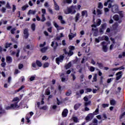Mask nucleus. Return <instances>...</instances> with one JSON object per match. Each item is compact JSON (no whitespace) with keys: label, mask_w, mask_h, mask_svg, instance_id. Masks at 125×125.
<instances>
[{"label":"nucleus","mask_w":125,"mask_h":125,"mask_svg":"<svg viewBox=\"0 0 125 125\" xmlns=\"http://www.w3.org/2000/svg\"><path fill=\"white\" fill-rule=\"evenodd\" d=\"M108 7V8H111L112 13H118L119 12V5L117 4L112 5V3H109Z\"/></svg>","instance_id":"nucleus-1"},{"label":"nucleus","mask_w":125,"mask_h":125,"mask_svg":"<svg viewBox=\"0 0 125 125\" xmlns=\"http://www.w3.org/2000/svg\"><path fill=\"white\" fill-rule=\"evenodd\" d=\"M76 6H74L73 5H72L70 6V7H67L66 9L64 10V13L65 14H75L77 11L74 10L73 11L72 9L75 8Z\"/></svg>","instance_id":"nucleus-2"},{"label":"nucleus","mask_w":125,"mask_h":125,"mask_svg":"<svg viewBox=\"0 0 125 125\" xmlns=\"http://www.w3.org/2000/svg\"><path fill=\"white\" fill-rule=\"evenodd\" d=\"M63 60H64V56H60L56 59V62L58 65H59L60 63L63 62Z\"/></svg>","instance_id":"nucleus-3"},{"label":"nucleus","mask_w":125,"mask_h":125,"mask_svg":"<svg viewBox=\"0 0 125 125\" xmlns=\"http://www.w3.org/2000/svg\"><path fill=\"white\" fill-rule=\"evenodd\" d=\"M102 45L103 46L102 49L104 52H107L108 50V48H107V43L105 42H102Z\"/></svg>","instance_id":"nucleus-4"},{"label":"nucleus","mask_w":125,"mask_h":125,"mask_svg":"<svg viewBox=\"0 0 125 125\" xmlns=\"http://www.w3.org/2000/svg\"><path fill=\"white\" fill-rule=\"evenodd\" d=\"M106 24H102L100 28L99 32L101 35L104 33V30L106 29Z\"/></svg>","instance_id":"nucleus-5"},{"label":"nucleus","mask_w":125,"mask_h":125,"mask_svg":"<svg viewBox=\"0 0 125 125\" xmlns=\"http://www.w3.org/2000/svg\"><path fill=\"white\" fill-rule=\"evenodd\" d=\"M69 51L68 52V55H69V56H72V55L74 54V52H73V51L72 50H74V49H75V47L73 46H70L69 47Z\"/></svg>","instance_id":"nucleus-6"},{"label":"nucleus","mask_w":125,"mask_h":125,"mask_svg":"<svg viewBox=\"0 0 125 125\" xmlns=\"http://www.w3.org/2000/svg\"><path fill=\"white\" fill-rule=\"evenodd\" d=\"M24 37L25 39H28L29 37V30L28 29L25 28L23 31Z\"/></svg>","instance_id":"nucleus-7"},{"label":"nucleus","mask_w":125,"mask_h":125,"mask_svg":"<svg viewBox=\"0 0 125 125\" xmlns=\"http://www.w3.org/2000/svg\"><path fill=\"white\" fill-rule=\"evenodd\" d=\"M123 72L122 71H119L117 73H116V81H119V80H120V79H122V77L123 75H122V73Z\"/></svg>","instance_id":"nucleus-8"},{"label":"nucleus","mask_w":125,"mask_h":125,"mask_svg":"<svg viewBox=\"0 0 125 125\" xmlns=\"http://www.w3.org/2000/svg\"><path fill=\"white\" fill-rule=\"evenodd\" d=\"M94 114L93 113L89 114L86 117V121H90L92 119H93Z\"/></svg>","instance_id":"nucleus-9"},{"label":"nucleus","mask_w":125,"mask_h":125,"mask_svg":"<svg viewBox=\"0 0 125 125\" xmlns=\"http://www.w3.org/2000/svg\"><path fill=\"white\" fill-rule=\"evenodd\" d=\"M51 46L54 48V49H56L57 48V46H58V43L56 42V41H54L52 42V43L51 44Z\"/></svg>","instance_id":"nucleus-10"},{"label":"nucleus","mask_w":125,"mask_h":125,"mask_svg":"<svg viewBox=\"0 0 125 125\" xmlns=\"http://www.w3.org/2000/svg\"><path fill=\"white\" fill-rule=\"evenodd\" d=\"M68 115V109H64L62 112V116L63 118H66Z\"/></svg>","instance_id":"nucleus-11"},{"label":"nucleus","mask_w":125,"mask_h":125,"mask_svg":"<svg viewBox=\"0 0 125 125\" xmlns=\"http://www.w3.org/2000/svg\"><path fill=\"white\" fill-rule=\"evenodd\" d=\"M53 24L54 27H55V28L57 29V30H62V29H64V28L63 27H59V25L55 21H53Z\"/></svg>","instance_id":"nucleus-12"},{"label":"nucleus","mask_w":125,"mask_h":125,"mask_svg":"<svg viewBox=\"0 0 125 125\" xmlns=\"http://www.w3.org/2000/svg\"><path fill=\"white\" fill-rule=\"evenodd\" d=\"M81 17L83 19V17H84V16H86V17H87V11L86 10H83L81 12Z\"/></svg>","instance_id":"nucleus-13"},{"label":"nucleus","mask_w":125,"mask_h":125,"mask_svg":"<svg viewBox=\"0 0 125 125\" xmlns=\"http://www.w3.org/2000/svg\"><path fill=\"white\" fill-rule=\"evenodd\" d=\"M91 27H92V31H93V32L98 31V28H96L97 27V25H96V24H92L91 25Z\"/></svg>","instance_id":"nucleus-14"},{"label":"nucleus","mask_w":125,"mask_h":125,"mask_svg":"<svg viewBox=\"0 0 125 125\" xmlns=\"http://www.w3.org/2000/svg\"><path fill=\"white\" fill-rule=\"evenodd\" d=\"M76 35V33L73 34L71 32L70 30V34L68 35L69 40H72L73 38H75Z\"/></svg>","instance_id":"nucleus-15"},{"label":"nucleus","mask_w":125,"mask_h":125,"mask_svg":"<svg viewBox=\"0 0 125 125\" xmlns=\"http://www.w3.org/2000/svg\"><path fill=\"white\" fill-rule=\"evenodd\" d=\"M7 63H11L12 62V58L10 56H7L6 58Z\"/></svg>","instance_id":"nucleus-16"},{"label":"nucleus","mask_w":125,"mask_h":125,"mask_svg":"<svg viewBox=\"0 0 125 125\" xmlns=\"http://www.w3.org/2000/svg\"><path fill=\"white\" fill-rule=\"evenodd\" d=\"M36 12H37V11L36 10H29L27 14L28 15H30L31 14H32L33 15H35V14H36Z\"/></svg>","instance_id":"nucleus-17"},{"label":"nucleus","mask_w":125,"mask_h":125,"mask_svg":"<svg viewBox=\"0 0 125 125\" xmlns=\"http://www.w3.org/2000/svg\"><path fill=\"white\" fill-rule=\"evenodd\" d=\"M113 2H114V0H107V1L104 3V6H107L108 4H109V3H113Z\"/></svg>","instance_id":"nucleus-18"},{"label":"nucleus","mask_w":125,"mask_h":125,"mask_svg":"<svg viewBox=\"0 0 125 125\" xmlns=\"http://www.w3.org/2000/svg\"><path fill=\"white\" fill-rule=\"evenodd\" d=\"M11 107H12V109H14L15 108H18L19 106H18V104H17V103H15L14 104H11Z\"/></svg>","instance_id":"nucleus-19"},{"label":"nucleus","mask_w":125,"mask_h":125,"mask_svg":"<svg viewBox=\"0 0 125 125\" xmlns=\"http://www.w3.org/2000/svg\"><path fill=\"white\" fill-rule=\"evenodd\" d=\"M81 16V14H80L79 13H78L75 16V21L76 22H78V21H79V19H80V17Z\"/></svg>","instance_id":"nucleus-20"},{"label":"nucleus","mask_w":125,"mask_h":125,"mask_svg":"<svg viewBox=\"0 0 125 125\" xmlns=\"http://www.w3.org/2000/svg\"><path fill=\"white\" fill-rule=\"evenodd\" d=\"M101 22H102V21H101V20L100 19H98L96 21V26H100V25H101Z\"/></svg>","instance_id":"nucleus-21"},{"label":"nucleus","mask_w":125,"mask_h":125,"mask_svg":"<svg viewBox=\"0 0 125 125\" xmlns=\"http://www.w3.org/2000/svg\"><path fill=\"white\" fill-rule=\"evenodd\" d=\"M82 105V104H75L74 106V109H75V110H78V109H79V108H80V106Z\"/></svg>","instance_id":"nucleus-22"},{"label":"nucleus","mask_w":125,"mask_h":125,"mask_svg":"<svg viewBox=\"0 0 125 125\" xmlns=\"http://www.w3.org/2000/svg\"><path fill=\"white\" fill-rule=\"evenodd\" d=\"M102 39V41H106V42H107V41L109 40V38L107 37V36H104L102 37H101Z\"/></svg>","instance_id":"nucleus-23"},{"label":"nucleus","mask_w":125,"mask_h":125,"mask_svg":"<svg viewBox=\"0 0 125 125\" xmlns=\"http://www.w3.org/2000/svg\"><path fill=\"white\" fill-rule=\"evenodd\" d=\"M90 104H91V101H89L88 102H85L84 103V107H87V106H88L89 105H90Z\"/></svg>","instance_id":"nucleus-24"},{"label":"nucleus","mask_w":125,"mask_h":125,"mask_svg":"<svg viewBox=\"0 0 125 125\" xmlns=\"http://www.w3.org/2000/svg\"><path fill=\"white\" fill-rule=\"evenodd\" d=\"M64 3H68V4H70L71 2H73V0H63Z\"/></svg>","instance_id":"nucleus-25"},{"label":"nucleus","mask_w":125,"mask_h":125,"mask_svg":"<svg viewBox=\"0 0 125 125\" xmlns=\"http://www.w3.org/2000/svg\"><path fill=\"white\" fill-rule=\"evenodd\" d=\"M71 66H72V63L71 62H69L65 66V69L67 70L69 69V68H71Z\"/></svg>","instance_id":"nucleus-26"},{"label":"nucleus","mask_w":125,"mask_h":125,"mask_svg":"<svg viewBox=\"0 0 125 125\" xmlns=\"http://www.w3.org/2000/svg\"><path fill=\"white\" fill-rule=\"evenodd\" d=\"M54 5H55V10H59V9H60L59 6H58V5H57V3L56 2H54Z\"/></svg>","instance_id":"nucleus-27"},{"label":"nucleus","mask_w":125,"mask_h":125,"mask_svg":"<svg viewBox=\"0 0 125 125\" xmlns=\"http://www.w3.org/2000/svg\"><path fill=\"white\" fill-rule=\"evenodd\" d=\"M28 7H29V5L25 4V5H24L22 7V10L23 11H24V10H26V9H27V8H28Z\"/></svg>","instance_id":"nucleus-28"},{"label":"nucleus","mask_w":125,"mask_h":125,"mask_svg":"<svg viewBox=\"0 0 125 125\" xmlns=\"http://www.w3.org/2000/svg\"><path fill=\"white\" fill-rule=\"evenodd\" d=\"M113 19L115 20V21H119V15H115L113 16Z\"/></svg>","instance_id":"nucleus-29"},{"label":"nucleus","mask_w":125,"mask_h":125,"mask_svg":"<svg viewBox=\"0 0 125 125\" xmlns=\"http://www.w3.org/2000/svg\"><path fill=\"white\" fill-rule=\"evenodd\" d=\"M110 105H112V106H114L116 105V101L114 100H111L110 101Z\"/></svg>","instance_id":"nucleus-30"},{"label":"nucleus","mask_w":125,"mask_h":125,"mask_svg":"<svg viewBox=\"0 0 125 125\" xmlns=\"http://www.w3.org/2000/svg\"><path fill=\"white\" fill-rule=\"evenodd\" d=\"M31 28L33 32L35 31L36 30V24L35 23H33L31 25Z\"/></svg>","instance_id":"nucleus-31"},{"label":"nucleus","mask_w":125,"mask_h":125,"mask_svg":"<svg viewBox=\"0 0 125 125\" xmlns=\"http://www.w3.org/2000/svg\"><path fill=\"white\" fill-rule=\"evenodd\" d=\"M36 63L38 67H42V62H40V61H37Z\"/></svg>","instance_id":"nucleus-32"},{"label":"nucleus","mask_w":125,"mask_h":125,"mask_svg":"<svg viewBox=\"0 0 125 125\" xmlns=\"http://www.w3.org/2000/svg\"><path fill=\"white\" fill-rule=\"evenodd\" d=\"M10 45H12V43H6L5 45V48H8L10 46Z\"/></svg>","instance_id":"nucleus-33"},{"label":"nucleus","mask_w":125,"mask_h":125,"mask_svg":"<svg viewBox=\"0 0 125 125\" xmlns=\"http://www.w3.org/2000/svg\"><path fill=\"white\" fill-rule=\"evenodd\" d=\"M97 15H101V14H102V10L97 9Z\"/></svg>","instance_id":"nucleus-34"},{"label":"nucleus","mask_w":125,"mask_h":125,"mask_svg":"<svg viewBox=\"0 0 125 125\" xmlns=\"http://www.w3.org/2000/svg\"><path fill=\"white\" fill-rule=\"evenodd\" d=\"M42 19L41 20L42 22H44V21L46 20V19H45V17H44V15L42 14Z\"/></svg>","instance_id":"nucleus-35"},{"label":"nucleus","mask_w":125,"mask_h":125,"mask_svg":"<svg viewBox=\"0 0 125 125\" xmlns=\"http://www.w3.org/2000/svg\"><path fill=\"white\" fill-rule=\"evenodd\" d=\"M13 101H14V102L18 101L17 102H16V103L18 104V102H19L20 101V100L19 99V98L16 97V98H14V99L13 100Z\"/></svg>","instance_id":"nucleus-36"},{"label":"nucleus","mask_w":125,"mask_h":125,"mask_svg":"<svg viewBox=\"0 0 125 125\" xmlns=\"http://www.w3.org/2000/svg\"><path fill=\"white\" fill-rule=\"evenodd\" d=\"M98 8H100V9H102V8H103V4L102 3L100 2L98 4Z\"/></svg>","instance_id":"nucleus-37"},{"label":"nucleus","mask_w":125,"mask_h":125,"mask_svg":"<svg viewBox=\"0 0 125 125\" xmlns=\"http://www.w3.org/2000/svg\"><path fill=\"white\" fill-rule=\"evenodd\" d=\"M97 64L98 67H99V68H100V69H102V68H103V64H102V63L97 62Z\"/></svg>","instance_id":"nucleus-38"},{"label":"nucleus","mask_w":125,"mask_h":125,"mask_svg":"<svg viewBox=\"0 0 125 125\" xmlns=\"http://www.w3.org/2000/svg\"><path fill=\"white\" fill-rule=\"evenodd\" d=\"M48 66H49V63L48 62H45L44 63L43 67V68H47Z\"/></svg>","instance_id":"nucleus-39"},{"label":"nucleus","mask_w":125,"mask_h":125,"mask_svg":"<svg viewBox=\"0 0 125 125\" xmlns=\"http://www.w3.org/2000/svg\"><path fill=\"white\" fill-rule=\"evenodd\" d=\"M19 69H20V70H21V69H23V67H24V65H23V64H22V63H20L19 64Z\"/></svg>","instance_id":"nucleus-40"},{"label":"nucleus","mask_w":125,"mask_h":125,"mask_svg":"<svg viewBox=\"0 0 125 125\" xmlns=\"http://www.w3.org/2000/svg\"><path fill=\"white\" fill-rule=\"evenodd\" d=\"M35 79H36V75H34L33 76H31L30 78V81L31 82H33V81H34L35 80Z\"/></svg>","instance_id":"nucleus-41"},{"label":"nucleus","mask_w":125,"mask_h":125,"mask_svg":"<svg viewBox=\"0 0 125 125\" xmlns=\"http://www.w3.org/2000/svg\"><path fill=\"white\" fill-rule=\"evenodd\" d=\"M42 52H44L45 51H46L47 50V47H44L43 48L41 49Z\"/></svg>","instance_id":"nucleus-42"},{"label":"nucleus","mask_w":125,"mask_h":125,"mask_svg":"<svg viewBox=\"0 0 125 125\" xmlns=\"http://www.w3.org/2000/svg\"><path fill=\"white\" fill-rule=\"evenodd\" d=\"M99 112V108H98L96 109V110L93 112L94 115H97L98 114V112Z\"/></svg>","instance_id":"nucleus-43"},{"label":"nucleus","mask_w":125,"mask_h":125,"mask_svg":"<svg viewBox=\"0 0 125 125\" xmlns=\"http://www.w3.org/2000/svg\"><path fill=\"white\" fill-rule=\"evenodd\" d=\"M91 91H92V89L91 88H88L86 89L85 93H87V92H91Z\"/></svg>","instance_id":"nucleus-44"},{"label":"nucleus","mask_w":125,"mask_h":125,"mask_svg":"<svg viewBox=\"0 0 125 125\" xmlns=\"http://www.w3.org/2000/svg\"><path fill=\"white\" fill-rule=\"evenodd\" d=\"M4 4H5V1H0V7L2 6V5H4Z\"/></svg>","instance_id":"nucleus-45"},{"label":"nucleus","mask_w":125,"mask_h":125,"mask_svg":"<svg viewBox=\"0 0 125 125\" xmlns=\"http://www.w3.org/2000/svg\"><path fill=\"white\" fill-rule=\"evenodd\" d=\"M118 13H119V14L120 15V16L122 18L124 17V14L123 13V11H119Z\"/></svg>","instance_id":"nucleus-46"},{"label":"nucleus","mask_w":125,"mask_h":125,"mask_svg":"<svg viewBox=\"0 0 125 125\" xmlns=\"http://www.w3.org/2000/svg\"><path fill=\"white\" fill-rule=\"evenodd\" d=\"M72 94V91H68L66 93V95L67 96H70Z\"/></svg>","instance_id":"nucleus-47"},{"label":"nucleus","mask_w":125,"mask_h":125,"mask_svg":"<svg viewBox=\"0 0 125 125\" xmlns=\"http://www.w3.org/2000/svg\"><path fill=\"white\" fill-rule=\"evenodd\" d=\"M73 120L74 123H78V118L77 117H73Z\"/></svg>","instance_id":"nucleus-48"},{"label":"nucleus","mask_w":125,"mask_h":125,"mask_svg":"<svg viewBox=\"0 0 125 125\" xmlns=\"http://www.w3.org/2000/svg\"><path fill=\"white\" fill-rule=\"evenodd\" d=\"M93 125H97V124H98V121L97 120V119H95L93 121Z\"/></svg>","instance_id":"nucleus-49"},{"label":"nucleus","mask_w":125,"mask_h":125,"mask_svg":"<svg viewBox=\"0 0 125 125\" xmlns=\"http://www.w3.org/2000/svg\"><path fill=\"white\" fill-rule=\"evenodd\" d=\"M99 40H100L101 41H102V39H101V37H99L98 39L96 38V39H95V42H98H98H100Z\"/></svg>","instance_id":"nucleus-50"},{"label":"nucleus","mask_w":125,"mask_h":125,"mask_svg":"<svg viewBox=\"0 0 125 125\" xmlns=\"http://www.w3.org/2000/svg\"><path fill=\"white\" fill-rule=\"evenodd\" d=\"M95 70V68H94V67H93V66H91V67H90V71L91 72H94Z\"/></svg>","instance_id":"nucleus-51"},{"label":"nucleus","mask_w":125,"mask_h":125,"mask_svg":"<svg viewBox=\"0 0 125 125\" xmlns=\"http://www.w3.org/2000/svg\"><path fill=\"white\" fill-rule=\"evenodd\" d=\"M119 70V68H112L110 69V71L111 72H114V71H118Z\"/></svg>","instance_id":"nucleus-52"},{"label":"nucleus","mask_w":125,"mask_h":125,"mask_svg":"<svg viewBox=\"0 0 125 125\" xmlns=\"http://www.w3.org/2000/svg\"><path fill=\"white\" fill-rule=\"evenodd\" d=\"M83 100L85 102H88V98L87 97V96H86L85 97H84L83 98Z\"/></svg>","instance_id":"nucleus-53"},{"label":"nucleus","mask_w":125,"mask_h":125,"mask_svg":"<svg viewBox=\"0 0 125 125\" xmlns=\"http://www.w3.org/2000/svg\"><path fill=\"white\" fill-rule=\"evenodd\" d=\"M45 93L46 95H49L50 94V90L48 89L46 90Z\"/></svg>","instance_id":"nucleus-54"},{"label":"nucleus","mask_w":125,"mask_h":125,"mask_svg":"<svg viewBox=\"0 0 125 125\" xmlns=\"http://www.w3.org/2000/svg\"><path fill=\"white\" fill-rule=\"evenodd\" d=\"M6 10V9L4 7H2V8L1 9V12H2V13H4Z\"/></svg>","instance_id":"nucleus-55"},{"label":"nucleus","mask_w":125,"mask_h":125,"mask_svg":"<svg viewBox=\"0 0 125 125\" xmlns=\"http://www.w3.org/2000/svg\"><path fill=\"white\" fill-rule=\"evenodd\" d=\"M10 53L11 55H14L16 54V52H15L14 51L11 50L10 51Z\"/></svg>","instance_id":"nucleus-56"},{"label":"nucleus","mask_w":125,"mask_h":125,"mask_svg":"<svg viewBox=\"0 0 125 125\" xmlns=\"http://www.w3.org/2000/svg\"><path fill=\"white\" fill-rule=\"evenodd\" d=\"M6 8H8L9 9H10L11 8V7H10V5H9V3L7 2L6 5Z\"/></svg>","instance_id":"nucleus-57"},{"label":"nucleus","mask_w":125,"mask_h":125,"mask_svg":"<svg viewBox=\"0 0 125 125\" xmlns=\"http://www.w3.org/2000/svg\"><path fill=\"white\" fill-rule=\"evenodd\" d=\"M48 11L51 13V14H53V11L50 8H48Z\"/></svg>","instance_id":"nucleus-58"},{"label":"nucleus","mask_w":125,"mask_h":125,"mask_svg":"<svg viewBox=\"0 0 125 125\" xmlns=\"http://www.w3.org/2000/svg\"><path fill=\"white\" fill-rule=\"evenodd\" d=\"M93 36L94 37H97L98 36V31H95L93 33Z\"/></svg>","instance_id":"nucleus-59"},{"label":"nucleus","mask_w":125,"mask_h":125,"mask_svg":"<svg viewBox=\"0 0 125 125\" xmlns=\"http://www.w3.org/2000/svg\"><path fill=\"white\" fill-rule=\"evenodd\" d=\"M41 110H46V109H47V106H44L40 108Z\"/></svg>","instance_id":"nucleus-60"},{"label":"nucleus","mask_w":125,"mask_h":125,"mask_svg":"<svg viewBox=\"0 0 125 125\" xmlns=\"http://www.w3.org/2000/svg\"><path fill=\"white\" fill-rule=\"evenodd\" d=\"M15 31H16V28H14L13 29H12V30H11V34H14V32H15Z\"/></svg>","instance_id":"nucleus-61"},{"label":"nucleus","mask_w":125,"mask_h":125,"mask_svg":"<svg viewBox=\"0 0 125 125\" xmlns=\"http://www.w3.org/2000/svg\"><path fill=\"white\" fill-rule=\"evenodd\" d=\"M42 14H44V15H45V13H46V11L45 10V9H42Z\"/></svg>","instance_id":"nucleus-62"},{"label":"nucleus","mask_w":125,"mask_h":125,"mask_svg":"<svg viewBox=\"0 0 125 125\" xmlns=\"http://www.w3.org/2000/svg\"><path fill=\"white\" fill-rule=\"evenodd\" d=\"M104 11L105 13L106 14V13H107V12H108L109 9H108V8H104Z\"/></svg>","instance_id":"nucleus-63"},{"label":"nucleus","mask_w":125,"mask_h":125,"mask_svg":"<svg viewBox=\"0 0 125 125\" xmlns=\"http://www.w3.org/2000/svg\"><path fill=\"white\" fill-rule=\"evenodd\" d=\"M20 73V71L18 69H16L15 71V74L17 75V74H19Z\"/></svg>","instance_id":"nucleus-64"}]
</instances>
